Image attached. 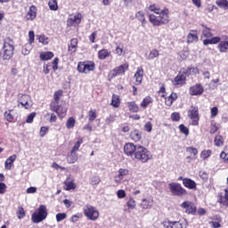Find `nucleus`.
Listing matches in <instances>:
<instances>
[{"label": "nucleus", "instance_id": "obj_21", "mask_svg": "<svg viewBox=\"0 0 228 228\" xmlns=\"http://www.w3.org/2000/svg\"><path fill=\"white\" fill-rule=\"evenodd\" d=\"M26 20H35L37 19V6L31 5L28 12L25 15Z\"/></svg>", "mask_w": 228, "mask_h": 228}, {"label": "nucleus", "instance_id": "obj_30", "mask_svg": "<svg viewBox=\"0 0 228 228\" xmlns=\"http://www.w3.org/2000/svg\"><path fill=\"white\" fill-rule=\"evenodd\" d=\"M154 102V99L151 97V95H148L144 97L140 104L141 108L143 110H147L148 106H151Z\"/></svg>", "mask_w": 228, "mask_h": 228}, {"label": "nucleus", "instance_id": "obj_59", "mask_svg": "<svg viewBox=\"0 0 228 228\" xmlns=\"http://www.w3.org/2000/svg\"><path fill=\"white\" fill-rule=\"evenodd\" d=\"M47 133H49V126H42L40 128L39 134H40L41 138H44V136H45V134H47Z\"/></svg>", "mask_w": 228, "mask_h": 228}, {"label": "nucleus", "instance_id": "obj_43", "mask_svg": "<svg viewBox=\"0 0 228 228\" xmlns=\"http://www.w3.org/2000/svg\"><path fill=\"white\" fill-rule=\"evenodd\" d=\"M186 152H188V154H190V156H193L194 159H197V155L199 154V150H197V148H194L191 146L187 147Z\"/></svg>", "mask_w": 228, "mask_h": 228}, {"label": "nucleus", "instance_id": "obj_49", "mask_svg": "<svg viewBox=\"0 0 228 228\" xmlns=\"http://www.w3.org/2000/svg\"><path fill=\"white\" fill-rule=\"evenodd\" d=\"M178 129L182 134H184V136H188V134H190V129L183 124L179 125Z\"/></svg>", "mask_w": 228, "mask_h": 228}, {"label": "nucleus", "instance_id": "obj_47", "mask_svg": "<svg viewBox=\"0 0 228 228\" xmlns=\"http://www.w3.org/2000/svg\"><path fill=\"white\" fill-rule=\"evenodd\" d=\"M48 6L52 12H56L58 10V0H50Z\"/></svg>", "mask_w": 228, "mask_h": 228}, {"label": "nucleus", "instance_id": "obj_37", "mask_svg": "<svg viewBox=\"0 0 228 228\" xmlns=\"http://www.w3.org/2000/svg\"><path fill=\"white\" fill-rule=\"evenodd\" d=\"M224 143H225V139L223 135L217 134L215 136L214 144L216 147H224Z\"/></svg>", "mask_w": 228, "mask_h": 228}, {"label": "nucleus", "instance_id": "obj_51", "mask_svg": "<svg viewBox=\"0 0 228 228\" xmlns=\"http://www.w3.org/2000/svg\"><path fill=\"white\" fill-rule=\"evenodd\" d=\"M101 183V177L98 175H94L92 176L91 180H90V184H92V186H97V184H99Z\"/></svg>", "mask_w": 228, "mask_h": 228}, {"label": "nucleus", "instance_id": "obj_40", "mask_svg": "<svg viewBox=\"0 0 228 228\" xmlns=\"http://www.w3.org/2000/svg\"><path fill=\"white\" fill-rule=\"evenodd\" d=\"M111 54L110 52H108V49H102L98 51V59L99 60H106V58H110Z\"/></svg>", "mask_w": 228, "mask_h": 228}, {"label": "nucleus", "instance_id": "obj_18", "mask_svg": "<svg viewBox=\"0 0 228 228\" xmlns=\"http://www.w3.org/2000/svg\"><path fill=\"white\" fill-rule=\"evenodd\" d=\"M143 68L138 67L136 72L134 75V78L135 79V86H140V85L143 81Z\"/></svg>", "mask_w": 228, "mask_h": 228}, {"label": "nucleus", "instance_id": "obj_45", "mask_svg": "<svg viewBox=\"0 0 228 228\" xmlns=\"http://www.w3.org/2000/svg\"><path fill=\"white\" fill-rule=\"evenodd\" d=\"M88 118H89V122H94L95 118H97V110H90L87 113Z\"/></svg>", "mask_w": 228, "mask_h": 228}, {"label": "nucleus", "instance_id": "obj_27", "mask_svg": "<svg viewBox=\"0 0 228 228\" xmlns=\"http://www.w3.org/2000/svg\"><path fill=\"white\" fill-rule=\"evenodd\" d=\"M81 19H83V14L77 12L73 17L68 19V24H69V26H72V24H81Z\"/></svg>", "mask_w": 228, "mask_h": 228}, {"label": "nucleus", "instance_id": "obj_2", "mask_svg": "<svg viewBox=\"0 0 228 228\" xmlns=\"http://www.w3.org/2000/svg\"><path fill=\"white\" fill-rule=\"evenodd\" d=\"M198 74H200V70L197 67L182 68L177 76L173 79L172 85L175 88H181L186 85V77H190L191 75L198 76Z\"/></svg>", "mask_w": 228, "mask_h": 228}, {"label": "nucleus", "instance_id": "obj_7", "mask_svg": "<svg viewBox=\"0 0 228 228\" xmlns=\"http://www.w3.org/2000/svg\"><path fill=\"white\" fill-rule=\"evenodd\" d=\"M187 117L190 118L191 126H199V122H200L199 107L191 105L188 110Z\"/></svg>", "mask_w": 228, "mask_h": 228}, {"label": "nucleus", "instance_id": "obj_33", "mask_svg": "<svg viewBox=\"0 0 228 228\" xmlns=\"http://www.w3.org/2000/svg\"><path fill=\"white\" fill-rule=\"evenodd\" d=\"M130 138L133 142H140L142 140V132L138 129H135L130 133Z\"/></svg>", "mask_w": 228, "mask_h": 228}, {"label": "nucleus", "instance_id": "obj_63", "mask_svg": "<svg viewBox=\"0 0 228 228\" xmlns=\"http://www.w3.org/2000/svg\"><path fill=\"white\" fill-rule=\"evenodd\" d=\"M35 42V31L30 30L28 32V44H34Z\"/></svg>", "mask_w": 228, "mask_h": 228}, {"label": "nucleus", "instance_id": "obj_9", "mask_svg": "<svg viewBox=\"0 0 228 228\" xmlns=\"http://www.w3.org/2000/svg\"><path fill=\"white\" fill-rule=\"evenodd\" d=\"M168 186L171 193L176 197H184V195H188V191H186L181 183H171Z\"/></svg>", "mask_w": 228, "mask_h": 228}, {"label": "nucleus", "instance_id": "obj_52", "mask_svg": "<svg viewBox=\"0 0 228 228\" xmlns=\"http://www.w3.org/2000/svg\"><path fill=\"white\" fill-rule=\"evenodd\" d=\"M17 216H18L19 220H22V218H24V216H26V211H24V208H22V207L18 208Z\"/></svg>", "mask_w": 228, "mask_h": 228}, {"label": "nucleus", "instance_id": "obj_34", "mask_svg": "<svg viewBox=\"0 0 228 228\" xmlns=\"http://www.w3.org/2000/svg\"><path fill=\"white\" fill-rule=\"evenodd\" d=\"M39 58L42 60V61H47L54 58V53L53 52H43L40 53Z\"/></svg>", "mask_w": 228, "mask_h": 228}, {"label": "nucleus", "instance_id": "obj_8", "mask_svg": "<svg viewBox=\"0 0 228 228\" xmlns=\"http://www.w3.org/2000/svg\"><path fill=\"white\" fill-rule=\"evenodd\" d=\"M77 70L81 74H88L95 70V62L92 61H80L77 64Z\"/></svg>", "mask_w": 228, "mask_h": 228}, {"label": "nucleus", "instance_id": "obj_25", "mask_svg": "<svg viewBox=\"0 0 228 228\" xmlns=\"http://www.w3.org/2000/svg\"><path fill=\"white\" fill-rule=\"evenodd\" d=\"M183 184L184 188H188V190H197V183L191 178L183 179Z\"/></svg>", "mask_w": 228, "mask_h": 228}, {"label": "nucleus", "instance_id": "obj_56", "mask_svg": "<svg viewBox=\"0 0 228 228\" xmlns=\"http://www.w3.org/2000/svg\"><path fill=\"white\" fill-rule=\"evenodd\" d=\"M172 122H179L181 120V114L179 112H173L171 114Z\"/></svg>", "mask_w": 228, "mask_h": 228}, {"label": "nucleus", "instance_id": "obj_55", "mask_svg": "<svg viewBox=\"0 0 228 228\" xmlns=\"http://www.w3.org/2000/svg\"><path fill=\"white\" fill-rule=\"evenodd\" d=\"M38 42H40V44H43V45H47V44H49V37L44 35L38 36Z\"/></svg>", "mask_w": 228, "mask_h": 228}, {"label": "nucleus", "instance_id": "obj_35", "mask_svg": "<svg viewBox=\"0 0 228 228\" xmlns=\"http://www.w3.org/2000/svg\"><path fill=\"white\" fill-rule=\"evenodd\" d=\"M215 221H210L209 225L212 228H220L222 227V217L220 216H216L214 218Z\"/></svg>", "mask_w": 228, "mask_h": 228}, {"label": "nucleus", "instance_id": "obj_1", "mask_svg": "<svg viewBox=\"0 0 228 228\" xmlns=\"http://www.w3.org/2000/svg\"><path fill=\"white\" fill-rule=\"evenodd\" d=\"M148 9L155 14L149 15V20L155 28L165 26L170 22V10L167 7H161L158 4H151ZM159 15V16H157Z\"/></svg>", "mask_w": 228, "mask_h": 228}, {"label": "nucleus", "instance_id": "obj_22", "mask_svg": "<svg viewBox=\"0 0 228 228\" xmlns=\"http://www.w3.org/2000/svg\"><path fill=\"white\" fill-rule=\"evenodd\" d=\"M199 42V33L197 30L191 29L187 36V44H194Z\"/></svg>", "mask_w": 228, "mask_h": 228}, {"label": "nucleus", "instance_id": "obj_61", "mask_svg": "<svg viewBox=\"0 0 228 228\" xmlns=\"http://www.w3.org/2000/svg\"><path fill=\"white\" fill-rule=\"evenodd\" d=\"M67 218V215L65 213H58L56 215V221L57 222H61Z\"/></svg>", "mask_w": 228, "mask_h": 228}, {"label": "nucleus", "instance_id": "obj_24", "mask_svg": "<svg viewBox=\"0 0 228 228\" xmlns=\"http://www.w3.org/2000/svg\"><path fill=\"white\" fill-rule=\"evenodd\" d=\"M79 43V41L77 40V38H72L69 42V44L68 45V53L69 54H74V53H76V51H77V44Z\"/></svg>", "mask_w": 228, "mask_h": 228}, {"label": "nucleus", "instance_id": "obj_23", "mask_svg": "<svg viewBox=\"0 0 228 228\" xmlns=\"http://www.w3.org/2000/svg\"><path fill=\"white\" fill-rule=\"evenodd\" d=\"M178 98L179 95L177 94V93H171L169 96H166V98H164L166 106H168L170 108V106H172V104H174V102H175Z\"/></svg>", "mask_w": 228, "mask_h": 228}, {"label": "nucleus", "instance_id": "obj_44", "mask_svg": "<svg viewBox=\"0 0 228 228\" xmlns=\"http://www.w3.org/2000/svg\"><path fill=\"white\" fill-rule=\"evenodd\" d=\"M211 154H213V151H211V150H203L200 152V158H201V159H208V158H211Z\"/></svg>", "mask_w": 228, "mask_h": 228}, {"label": "nucleus", "instance_id": "obj_64", "mask_svg": "<svg viewBox=\"0 0 228 228\" xmlns=\"http://www.w3.org/2000/svg\"><path fill=\"white\" fill-rule=\"evenodd\" d=\"M141 208H142V209H149V208H151V205H149V200H147L146 199L142 200L141 203Z\"/></svg>", "mask_w": 228, "mask_h": 228}, {"label": "nucleus", "instance_id": "obj_6", "mask_svg": "<svg viewBox=\"0 0 228 228\" xmlns=\"http://www.w3.org/2000/svg\"><path fill=\"white\" fill-rule=\"evenodd\" d=\"M47 207L45 205H40L39 208L31 216L33 224H40L47 218Z\"/></svg>", "mask_w": 228, "mask_h": 228}, {"label": "nucleus", "instance_id": "obj_32", "mask_svg": "<svg viewBox=\"0 0 228 228\" xmlns=\"http://www.w3.org/2000/svg\"><path fill=\"white\" fill-rule=\"evenodd\" d=\"M15 159H17V155L13 154L5 160V163H4L5 170H12V167L15 162Z\"/></svg>", "mask_w": 228, "mask_h": 228}, {"label": "nucleus", "instance_id": "obj_12", "mask_svg": "<svg viewBox=\"0 0 228 228\" xmlns=\"http://www.w3.org/2000/svg\"><path fill=\"white\" fill-rule=\"evenodd\" d=\"M204 94V86L202 84H196L189 88V94L195 97H200Z\"/></svg>", "mask_w": 228, "mask_h": 228}, {"label": "nucleus", "instance_id": "obj_60", "mask_svg": "<svg viewBox=\"0 0 228 228\" xmlns=\"http://www.w3.org/2000/svg\"><path fill=\"white\" fill-rule=\"evenodd\" d=\"M83 216L82 214H77V215H73L69 221L72 223V224H76V222H79V219Z\"/></svg>", "mask_w": 228, "mask_h": 228}, {"label": "nucleus", "instance_id": "obj_11", "mask_svg": "<svg viewBox=\"0 0 228 228\" xmlns=\"http://www.w3.org/2000/svg\"><path fill=\"white\" fill-rule=\"evenodd\" d=\"M84 215L88 218V220H92L93 222H95L99 218V210L95 208L92 205H86L84 208Z\"/></svg>", "mask_w": 228, "mask_h": 228}, {"label": "nucleus", "instance_id": "obj_14", "mask_svg": "<svg viewBox=\"0 0 228 228\" xmlns=\"http://www.w3.org/2000/svg\"><path fill=\"white\" fill-rule=\"evenodd\" d=\"M50 110L53 111V113H56L59 118H65V117H67V109L60 104L50 106Z\"/></svg>", "mask_w": 228, "mask_h": 228}, {"label": "nucleus", "instance_id": "obj_42", "mask_svg": "<svg viewBox=\"0 0 228 228\" xmlns=\"http://www.w3.org/2000/svg\"><path fill=\"white\" fill-rule=\"evenodd\" d=\"M76 126V118L74 117H70L66 121L67 129H74Z\"/></svg>", "mask_w": 228, "mask_h": 228}, {"label": "nucleus", "instance_id": "obj_58", "mask_svg": "<svg viewBox=\"0 0 228 228\" xmlns=\"http://www.w3.org/2000/svg\"><path fill=\"white\" fill-rule=\"evenodd\" d=\"M35 117H37V112H31L26 119L27 124H33V120L35 119Z\"/></svg>", "mask_w": 228, "mask_h": 228}, {"label": "nucleus", "instance_id": "obj_53", "mask_svg": "<svg viewBox=\"0 0 228 228\" xmlns=\"http://www.w3.org/2000/svg\"><path fill=\"white\" fill-rule=\"evenodd\" d=\"M82 143H83V138H79L78 141L73 146L71 152H77V151H79V147H81Z\"/></svg>", "mask_w": 228, "mask_h": 228}, {"label": "nucleus", "instance_id": "obj_46", "mask_svg": "<svg viewBox=\"0 0 228 228\" xmlns=\"http://www.w3.org/2000/svg\"><path fill=\"white\" fill-rule=\"evenodd\" d=\"M216 4L219 8H224V10H228V1L227 0H216Z\"/></svg>", "mask_w": 228, "mask_h": 228}, {"label": "nucleus", "instance_id": "obj_10", "mask_svg": "<svg viewBox=\"0 0 228 228\" xmlns=\"http://www.w3.org/2000/svg\"><path fill=\"white\" fill-rule=\"evenodd\" d=\"M127 70H129V63L121 64L110 71L109 77L114 79L117 76H124Z\"/></svg>", "mask_w": 228, "mask_h": 228}, {"label": "nucleus", "instance_id": "obj_50", "mask_svg": "<svg viewBox=\"0 0 228 228\" xmlns=\"http://www.w3.org/2000/svg\"><path fill=\"white\" fill-rule=\"evenodd\" d=\"M159 56V51L158 49H153L150 52L148 60H154V58H158Z\"/></svg>", "mask_w": 228, "mask_h": 228}, {"label": "nucleus", "instance_id": "obj_3", "mask_svg": "<svg viewBox=\"0 0 228 228\" xmlns=\"http://www.w3.org/2000/svg\"><path fill=\"white\" fill-rule=\"evenodd\" d=\"M219 53H228V36L223 35L220 37H214L210 39L203 40V45H216Z\"/></svg>", "mask_w": 228, "mask_h": 228}, {"label": "nucleus", "instance_id": "obj_31", "mask_svg": "<svg viewBox=\"0 0 228 228\" xmlns=\"http://www.w3.org/2000/svg\"><path fill=\"white\" fill-rule=\"evenodd\" d=\"M121 102L122 101L120 100V96L113 94L110 102V106H112V108H120Z\"/></svg>", "mask_w": 228, "mask_h": 228}, {"label": "nucleus", "instance_id": "obj_48", "mask_svg": "<svg viewBox=\"0 0 228 228\" xmlns=\"http://www.w3.org/2000/svg\"><path fill=\"white\" fill-rule=\"evenodd\" d=\"M157 94H159L162 99H167V87H165V84H162Z\"/></svg>", "mask_w": 228, "mask_h": 228}, {"label": "nucleus", "instance_id": "obj_28", "mask_svg": "<svg viewBox=\"0 0 228 228\" xmlns=\"http://www.w3.org/2000/svg\"><path fill=\"white\" fill-rule=\"evenodd\" d=\"M135 19L141 22L142 28H145L147 25V19H145V13H143V11H139L135 13Z\"/></svg>", "mask_w": 228, "mask_h": 228}, {"label": "nucleus", "instance_id": "obj_29", "mask_svg": "<svg viewBox=\"0 0 228 228\" xmlns=\"http://www.w3.org/2000/svg\"><path fill=\"white\" fill-rule=\"evenodd\" d=\"M218 202L222 206L228 208V186L224 189V196L219 195Z\"/></svg>", "mask_w": 228, "mask_h": 228}, {"label": "nucleus", "instance_id": "obj_26", "mask_svg": "<svg viewBox=\"0 0 228 228\" xmlns=\"http://www.w3.org/2000/svg\"><path fill=\"white\" fill-rule=\"evenodd\" d=\"M63 97V90L55 91L53 94V101L51 102L50 106H56L60 104V99Z\"/></svg>", "mask_w": 228, "mask_h": 228}, {"label": "nucleus", "instance_id": "obj_20", "mask_svg": "<svg viewBox=\"0 0 228 228\" xmlns=\"http://www.w3.org/2000/svg\"><path fill=\"white\" fill-rule=\"evenodd\" d=\"M64 190L66 191H70V190H76V183H74V178L71 176H68L66 180L63 182Z\"/></svg>", "mask_w": 228, "mask_h": 228}, {"label": "nucleus", "instance_id": "obj_38", "mask_svg": "<svg viewBox=\"0 0 228 228\" xmlns=\"http://www.w3.org/2000/svg\"><path fill=\"white\" fill-rule=\"evenodd\" d=\"M127 106L129 111L132 113H138V111H140V107L136 104V102H128Z\"/></svg>", "mask_w": 228, "mask_h": 228}, {"label": "nucleus", "instance_id": "obj_62", "mask_svg": "<svg viewBox=\"0 0 228 228\" xmlns=\"http://www.w3.org/2000/svg\"><path fill=\"white\" fill-rule=\"evenodd\" d=\"M218 115V107H212L210 110V117L215 118Z\"/></svg>", "mask_w": 228, "mask_h": 228}, {"label": "nucleus", "instance_id": "obj_57", "mask_svg": "<svg viewBox=\"0 0 228 228\" xmlns=\"http://www.w3.org/2000/svg\"><path fill=\"white\" fill-rule=\"evenodd\" d=\"M4 117L7 122H13V120H15V118L13 117V115H12V110L5 111Z\"/></svg>", "mask_w": 228, "mask_h": 228}, {"label": "nucleus", "instance_id": "obj_54", "mask_svg": "<svg viewBox=\"0 0 228 228\" xmlns=\"http://www.w3.org/2000/svg\"><path fill=\"white\" fill-rule=\"evenodd\" d=\"M126 206L128 209H134L136 208V201L133 198H130L126 202Z\"/></svg>", "mask_w": 228, "mask_h": 228}, {"label": "nucleus", "instance_id": "obj_15", "mask_svg": "<svg viewBox=\"0 0 228 228\" xmlns=\"http://www.w3.org/2000/svg\"><path fill=\"white\" fill-rule=\"evenodd\" d=\"M137 149L138 145H134V143L133 142H126L124 145V153L126 154V156H130L131 158H133Z\"/></svg>", "mask_w": 228, "mask_h": 228}, {"label": "nucleus", "instance_id": "obj_5", "mask_svg": "<svg viewBox=\"0 0 228 228\" xmlns=\"http://www.w3.org/2000/svg\"><path fill=\"white\" fill-rule=\"evenodd\" d=\"M134 159H136V161H141V163H147V161L152 159V153H151L147 148L142 145H137V150H135Z\"/></svg>", "mask_w": 228, "mask_h": 228}, {"label": "nucleus", "instance_id": "obj_13", "mask_svg": "<svg viewBox=\"0 0 228 228\" xmlns=\"http://www.w3.org/2000/svg\"><path fill=\"white\" fill-rule=\"evenodd\" d=\"M180 206L183 209H185L187 215H195L197 213V207L191 201H183Z\"/></svg>", "mask_w": 228, "mask_h": 228}, {"label": "nucleus", "instance_id": "obj_16", "mask_svg": "<svg viewBox=\"0 0 228 228\" xmlns=\"http://www.w3.org/2000/svg\"><path fill=\"white\" fill-rule=\"evenodd\" d=\"M31 97L28 94H22L19 99V103L21 104L25 110H30L31 109Z\"/></svg>", "mask_w": 228, "mask_h": 228}, {"label": "nucleus", "instance_id": "obj_36", "mask_svg": "<svg viewBox=\"0 0 228 228\" xmlns=\"http://www.w3.org/2000/svg\"><path fill=\"white\" fill-rule=\"evenodd\" d=\"M77 153H76L75 151H70V154L67 155V163H69V165L77 163Z\"/></svg>", "mask_w": 228, "mask_h": 228}, {"label": "nucleus", "instance_id": "obj_19", "mask_svg": "<svg viewBox=\"0 0 228 228\" xmlns=\"http://www.w3.org/2000/svg\"><path fill=\"white\" fill-rule=\"evenodd\" d=\"M162 225L164 228H184L181 221H164Z\"/></svg>", "mask_w": 228, "mask_h": 228}, {"label": "nucleus", "instance_id": "obj_17", "mask_svg": "<svg viewBox=\"0 0 228 228\" xmlns=\"http://www.w3.org/2000/svg\"><path fill=\"white\" fill-rule=\"evenodd\" d=\"M129 175V170L126 168H119L118 171V175L115 176V183L117 184H120L124 177H127Z\"/></svg>", "mask_w": 228, "mask_h": 228}, {"label": "nucleus", "instance_id": "obj_39", "mask_svg": "<svg viewBox=\"0 0 228 228\" xmlns=\"http://www.w3.org/2000/svg\"><path fill=\"white\" fill-rule=\"evenodd\" d=\"M201 38H208L207 40H209V38H215V37H213V33H211V28L204 27Z\"/></svg>", "mask_w": 228, "mask_h": 228}, {"label": "nucleus", "instance_id": "obj_4", "mask_svg": "<svg viewBox=\"0 0 228 228\" xmlns=\"http://www.w3.org/2000/svg\"><path fill=\"white\" fill-rule=\"evenodd\" d=\"M14 51L15 45H13V39L7 37L0 51V57L2 60H12V58H13Z\"/></svg>", "mask_w": 228, "mask_h": 228}, {"label": "nucleus", "instance_id": "obj_41", "mask_svg": "<svg viewBox=\"0 0 228 228\" xmlns=\"http://www.w3.org/2000/svg\"><path fill=\"white\" fill-rule=\"evenodd\" d=\"M219 158L224 163H228V145L221 151Z\"/></svg>", "mask_w": 228, "mask_h": 228}]
</instances>
